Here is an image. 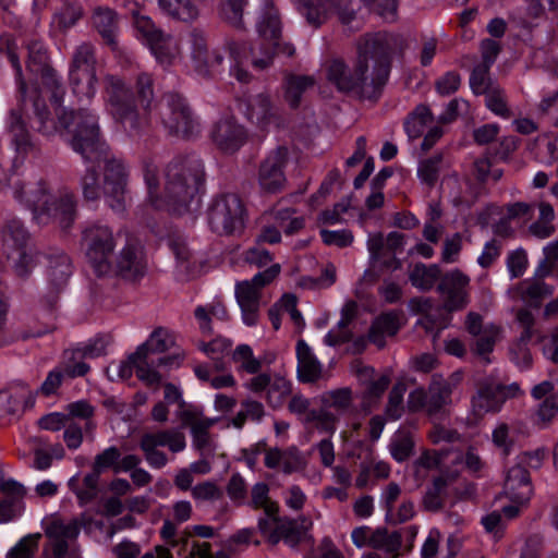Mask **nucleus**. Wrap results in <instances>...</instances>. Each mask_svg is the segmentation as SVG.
Segmentation results:
<instances>
[{"instance_id":"1","label":"nucleus","mask_w":558,"mask_h":558,"mask_svg":"<svg viewBox=\"0 0 558 558\" xmlns=\"http://www.w3.org/2000/svg\"><path fill=\"white\" fill-rule=\"evenodd\" d=\"M58 123L68 135L70 147L86 162L104 163L102 192L108 206L117 213L125 209L129 197L130 168L125 160L109 153L102 138L99 117L89 109L57 112Z\"/></svg>"},{"instance_id":"2","label":"nucleus","mask_w":558,"mask_h":558,"mask_svg":"<svg viewBox=\"0 0 558 558\" xmlns=\"http://www.w3.org/2000/svg\"><path fill=\"white\" fill-rule=\"evenodd\" d=\"M396 39L387 32L360 36L353 68L342 59L332 60L327 68L328 82L340 93L377 102L389 81Z\"/></svg>"},{"instance_id":"3","label":"nucleus","mask_w":558,"mask_h":558,"mask_svg":"<svg viewBox=\"0 0 558 558\" xmlns=\"http://www.w3.org/2000/svg\"><path fill=\"white\" fill-rule=\"evenodd\" d=\"M106 109L131 135H138L150 123L154 100V81L150 74L141 73L136 78V94L141 110L131 89L122 78L108 74L104 78Z\"/></svg>"},{"instance_id":"4","label":"nucleus","mask_w":558,"mask_h":558,"mask_svg":"<svg viewBox=\"0 0 558 558\" xmlns=\"http://www.w3.org/2000/svg\"><path fill=\"white\" fill-rule=\"evenodd\" d=\"M9 61L15 72V81L17 85L20 108L11 109L8 119V129L12 135V142L15 145L16 151L20 154H27L33 144L31 135L23 120V112L28 113L32 110L35 117L36 131L44 136H52L58 131V123L51 117L50 111L41 96L40 88L37 83L27 85L22 71V65L19 56L9 50Z\"/></svg>"},{"instance_id":"5","label":"nucleus","mask_w":558,"mask_h":558,"mask_svg":"<svg viewBox=\"0 0 558 558\" xmlns=\"http://www.w3.org/2000/svg\"><path fill=\"white\" fill-rule=\"evenodd\" d=\"M9 61L15 72V81L17 85L20 108L11 109L8 119V129L12 135V142L15 145L16 151L20 154H27L33 144L31 135L23 120V112L28 113L32 110L35 117L36 131L44 136H52L58 131V123L51 117L50 111L41 96L40 88L37 83L27 85L22 71V65L19 56L9 50Z\"/></svg>"},{"instance_id":"6","label":"nucleus","mask_w":558,"mask_h":558,"mask_svg":"<svg viewBox=\"0 0 558 558\" xmlns=\"http://www.w3.org/2000/svg\"><path fill=\"white\" fill-rule=\"evenodd\" d=\"M204 183V163L197 156H175L165 170V186L159 201L161 209L175 215L190 211Z\"/></svg>"},{"instance_id":"7","label":"nucleus","mask_w":558,"mask_h":558,"mask_svg":"<svg viewBox=\"0 0 558 558\" xmlns=\"http://www.w3.org/2000/svg\"><path fill=\"white\" fill-rule=\"evenodd\" d=\"M48 194L49 186L43 178L35 183H15L13 192L14 198L32 210L37 223L56 221L63 230L70 229L77 217L75 194L68 189L61 190L53 199Z\"/></svg>"},{"instance_id":"8","label":"nucleus","mask_w":558,"mask_h":558,"mask_svg":"<svg viewBox=\"0 0 558 558\" xmlns=\"http://www.w3.org/2000/svg\"><path fill=\"white\" fill-rule=\"evenodd\" d=\"M118 244L114 230L101 221L86 222L81 230L80 247L86 264L98 278L110 277Z\"/></svg>"},{"instance_id":"9","label":"nucleus","mask_w":558,"mask_h":558,"mask_svg":"<svg viewBox=\"0 0 558 558\" xmlns=\"http://www.w3.org/2000/svg\"><path fill=\"white\" fill-rule=\"evenodd\" d=\"M258 46L251 47L252 64L255 69L265 70L271 65L274 48L281 38V20L272 0H264L256 22Z\"/></svg>"},{"instance_id":"10","label":"nucleus","mask_w":558,"mask_h":558,"mask_svg":"<svg viewBox=\"0 0 558 558\" xmlns=\"http://www.w3.org/2000/svg\"><path fill=\"white\" fill-rule=\"evenodd\" d=\"M207 216L211 231L219 235L240 234L244 230L246 210L236 194L226 193L214 198Z\"/></svg>"},{"instance_id":"11","label":"nucleus","mask_w":558,"mask_h":558,"mask_svg":"<svg viewBox=\"0 0 558 558\" xmlns=\"http://www.w3.org/2000/svg\"><path fill=\"white\" fill-rule=\"evenodd\" d=\"M161 123L171 136L190 140L199 133V123L186 99L178 93H167L160 109Z\"/></svg>"},{"instance_id":"12","label":"nucleus","mask_w":558,"mask_h":558,"mask_svg":"<svg viewBox=\"0 0 558 558\" xmlns=\"http://www.w3.org/2000/svg\"><path fill=\"white\" fill-rule=\"evenodd\" d=\"M279 264H272L257 272L251 280H244L235 286V298L241 308L242 320L246 326H255L259 319L260 291L272 282L280 274Z\"/></svg>"},{"instance_id":"13","label":"nucleus","mask_w":558,"mask_h":558,"mask_svg":"<svg viewBox=\"0 0 558 558\" xmlns=\"http://www.w3.org/2000/svg\"><path fill=\"white\" fill-rule=\"evenodd\" d=\"M294 1L306 22L315 28L327 22L332 9H336L340 23L348 26L356 20V14L362 7L367 4V0H339L337 4L331 0Z\"/></svg>"},{"instance_id":"14","label":"nucleus","mask_w":558,"mask_h":558,"mask_svg":"<svg viewBox=\"0 0 558 558\" xmlns=\"http://www.w3.org/2000/svg\"><path fill=\"white\" fill-rule=\"evenodd\" d=\"M132 25L135 36L161 64H170L177 54V46L171 35L166 34L148 15L140 11L132 12Z\"/></svg>"},{"instance_id":"15","label":"nucleus","mask_w":558,"mask_h":558,"mask_svg":"<svg viewBox=\"0 0 558 558\" xmlns=\"http://www.w3.org/2000/svg\"><path fill=\"white\" fill-rule=\"evenodd\" d=\"M138 447L148 465L159 470L169 462L167 454L159 448L168 447L171 452L178 453L185 449L186 441L184 434L178 429H159L144 433L140 438Z\"/></svg>"},{"instance_id":"16","label":"nucleus","mask_w":558,"mask_h":558,"mask_svg":"<svg viewBox=\"0 0 558 558\" xmlns=\"http://www.w3.org/2000/svg\"><path fill=\"white\" fill-rule=\"evenodd\" d=\"M312 522L306 518L290 519L288 517L259 518L257 522L258 531L271 545L283 542L290 547H296Z\"/></svg>"},{"instance_id":"17","label":"nucleus","mask_w":558,"mask_h":558,"mask_svg":"<svg viewBox=\"0 0 558 558\" xmlns=\"http://www.w3.org/2000/svg\"><path fill=\"white\" fill-rule=\"evenodd\" d=\"M112 272L123 280L137 282L143 279L147 272V259L143 246L135 239H128L112 257Z\"/></svg>"},{"instance_id":"18","label":"nucleus","mask_w":558,"mask_h":558,"mask_svg":"<svg viewBox=\"0 0 558 558\" xmlns=\"http://www.w3.org/2000/svg\"><path fill=\"white\" fill-rule=\"evenodd\" d=\"M2 244L10 257L13 253L17 254L15 260V271L20 277H25L29 272L33 263V256L26 252L29 233L16 218L8 219L1 230Z\"/></svg>"},{"instance_id":"19","label":"nucleus","mask_w":558,"mask_h":558,"mask_svg":"<svg viewBox=\"0 0 558 558\" xmlns=\"http://www.w3.org/2000/svg\"><path fill=\"white\" fill-rule=\"evenodd\" d=\"M81 532V524L77 520L69 522L53 521L46 530L48 543L44 547V558L74 557L75 551L71 549Z\"/></svg>"},{"instance_id":"20","label":"nucleus","mask_w":558,"mask_h":558,"mask_svg":"<svg viewBox=\"0 0 558 558\" xmlns=\"http://www.w3.org/2000/svg\"><path fill=\"white\" fill-rule=\"evenodd\" d=\"M289 151L284 146L271 150L260 162L258 170V183L267 193L280 192L287 181L284 168L288 163Z\"/></svg>"},{"instance_id":"21","label":"nucleus","mask_w":558,"mask_h":558,"mask_svg":"<svg viewBox=\"0 0 558 558\" xmlns=\"http://www.w3.org/2000/svg\"><path fill=\"white\" fill-rule=\"evenodd\" d=\"M465 329L471 336L476 337L473 348L474 353L489 363L488 355L501 338V327L494 323L484 324L482 315L470 312L465 318Z\"/></svg>"},{"instance_id":"22","label":"nucleus","mask_w":558,"mask_h":558,"mask_svg":"<svg viewBox=\"0 0 558 558\" xmlns=\"http://www.w3.org/2000/svg\"><path fill=\"white\" fill-rule=\"evenodd\" d=\"M531 397L538 401L533 420L541 428H547L558 416V392L550 380H544L531 389Z\"/></svg>"},{"instance_id":"23","label":"nucleus","mask_w":558,"mask_h":558,"mask_svg":"<svg viewBox=\"0 0 558 558\" xmlns=\"http://www.w3.org/2000/svg\"><path fill=\"white\" fill-rule=\"evenodd\" d=\"M468 276L456 269L441 276L437 290L444 296V308L448 312L462 310L468 304Z\"/></svg>"},{"instance_id":"24","label":"nucleus","mask_w":558,"mask_h":558,"mask_svg":"<svg viewBox=\"0 0 558 558\" xmlns=\"http://www.w3.org/2000/svg\"><path fill=\"white\" fill-rule=\"evenodd\" d=\"M211 140L225 153H234L245 143L246 132L233 118L219 120L211 130Z\"/></svg>"},{"instance_id":"25","label":"nucleus","mask_w":558,"mask_h":558,"mask_svg":"<svg viewBox=\"0 0 558 558\" xmlns=\"http://www.w3.org/2000/svg\"><path fill=\"white\" fill-rule=\"evenodd\" d=\"M504 493L513 504L526 505L530 501L533 486L530 473L524 466L517 464L507 471Z\"/></svg>"},{"instance_id":"26","label":"nucleus","mask_w":558,"mask_h":558,"mask_svg":"<svg viewBox=\"0 0 558 558\" xmlns=\"http://www.w3.org/2000/svg\"><path fill=\"white\" fill-rule=\"evenodd\" d=\"M401 311L391 310L378 315L372 323L368 339L377 348L383 349L386 345V337H392L401 329L403 322Z\"/></svg>"},{"instance_id":"27","label":"nucleus","mask_w":558,"mask_h":558,"mask_svg":"<svg viewBox=\"0 0 558 558\" xmlns=\"http://www.w3.org/2000/svg\"><path fill=\"white\" fill-rule=\"evenodd\" d=\"M375 368L372 366H361L357 369L359 380L365 385V390L362 393V408L369 411L376 404L390 384L389 375H380L374 379Z\"/></svg>"},{"instance_id":"28","label":"nucleus","mask_w":558,"mask_h":558,"mask_svg":"<svg viewBox=\"0 0 558 558\" xmlns=\"http://www.w3.org/2000/svg\"><path fill=\"white\" fill-rule=\"evenodd\" d=\"M296 377L302 384H314L322 378L323 365L304 340L296 342Z\"/></svg>"},{"instance_id":"29","label":"nucleus","mask_w":558,"mask_h":558,"mask_svg":"<svg viewBox=\"0 0 558 558\" xmlns=\"http://www.w3.org/2000/svg\"><path fill=\"white\" fill-rule=\"evenodd\" d=\"M245 118L260 129L267 128L276 117L268 95L258 94L241 104Z\"/></svg>"},{"instance_id":"30","label":"nucleus","mask_w":558,"mask_h":558,"mask_svg":"<svg viewBox=\"0 0 558 558\" xmlns=\"http://www.w3.org/2000/svg\"><path fill=\"white\" fill-rule=\"evenodd\" d=\"M192 58L195 61L196 70L201 73H207L209 66L219 65L222 62V56L208 51L206 36L203 31L194 28L189 34Z\"/></svg>"},{"instance_id":"31","label":"nucleus","mask_w":558,"mask_h":558,"mask_svg":"<svg viewBox=\"0 0 558 558\" xmlns=\"http://www.w3.org/2000/svg\"><path fill=\"white\" fill-rule=\"evenodd\" d=\"M505 403V396L500 395L494 383L483 384L472 398V408L476 415L496 413L501 410Z\"/></svg>"},{"instance_id":"32","label":"nucleus","mask_w":558,"mask_h":558,"mask_svg":"<svg viewBox=\"0 0 558 558\" xmlns=\"http://www.w3.org/2000/svg\"><path fill=\"white\" fill-rule=\"evenodd\" d=\"M432 301L427 298H413L409 301V308L416 314H423L424 316L418 320V324L427 331L433 332L436 330V335L448 327L449 317L448 315L438 317L430 313Z\"/></svg>"},{"instance_id":"33","label":"nucleus","mask_w":558,"mask_h":558,"mask_svg":"<svg viewBox=\"0 0 558 558\" xmlns=\"http://www.w3.org/2000/svg\"><path fill=\"white\" fill-rule=\"evenodd\" d=\"M48 259V278L50 284L59 291L66 284L73 272L71 258L62 251H57L47 256Z\"/></svg>"},{"instance_id":"34","label":"nucleus","mask_w":558,"mask_h":558,"mask_svg":"<svg viewBox=\"0 0 558 558\" xmlns=\"http://www.w3.org/2000/svg\"><path fill=\"white\" fill-rule=\"evenodd\" d=\"M452 388L450 383L433 377L427 390L426 413L429 416L439 414L451 401Z\"/></svg>"},{"instance_id":"35","label":"nucleus","mask_w":558,"mask_h":558,"mask_svg":"<svg viewBox=\"0 0 558 558\" xmlns=\"http://www.w3.org/2000/svg\"><path fill=\"white\" fill-rule=\"evenodd\" d=\"M215 423V418H204L191 430L192 446L202 458H213L215 456L217 445L209 434V429Z\"/></svg>"},{"instance_id":"36","label":"nucleus","mask_w":558,"mask_h":558,"mask_svg":"<svg viewBox=\"0 0 558 558\" xmlns=\"http://www.w3.org/2000/svg\"><path fill=\"white\" fill-rule=\"evenodd\" d=\"M441 278V269L437 264L416 263L409 272V281L420 291H430Z\"/></svg>"},{"instance_id":"37","label":"nucleus","mask_w":558,"mask_h":558,"mask_svg":"<svg viewBox=\"0 0 558 558\" xmlns=\"http://www.w3.org/2000/svg\"><path fill=\"white\" fill-rule=\"evenodd\" d=\"M538 218L529 226V232L541 240L550 238L556 232L554 220L555 209L548 202L542 201L537 204Z\"/></svg>"},{"instance_id":"38","label":"nucleus","mask_w":558,"mask_h":558,"mask_svg":"<svg viewBox=\"0 0 558 558\" xmlns=\"http://www.w3.org/2000/svg\"><path fill=\"white\" fill-rule=\"evenodd\" d=\"M402 535L398 531L377 529L372 533L371 547L384 551L388 558H397L400 555Z\"/></svg>"},{"instance_id":"39","label":"nucleus","mask_w":558,"mask_h":558,"mask_svg":"<svg viewBox=\"0 0 558 558\" xmlns=\"http://www.w3.org/2000/svg\"><path fill=\"white\" fill-rule=\"evenodd\" d=\"M433 121L434 116L429 107L421 104L407 116L403 122L404 132L410 140H416Z\"/></svg>"},{"instance_id":"40","label":"nucleus","mask_w":558,"mask_h":558,"mask_svg":"<svg viewBox=\"0 0 558 558\" xmlns=\"http://www.w3.org/2000/svg\"><path fill=\"white\" fill-rule=\"evenodd\" d=\"M226 48L229 51L230 58L235 62L234 65L231 66V75L241 83H247L251 80V74L242 68V63L250 57L252 58L251 47H247L243 41L231 39L227 41Z\"/></svg>"},{"instance_id":"41","label":"nucleus","mask_w":558,"mask_h":558,"mask_svg":"<svg viewBox=\"0 0 558 558\" xmlns=\"http://www.w3.org/2000/svg\"><path fill=\"white\" fill-rule=\"evenodd\" d=\"M197 347L214 362L216 371H225L227 368L225 357L229 355L232 347L230 339L217 337L208 342L201 341Z\"/></svg>"},{"instance_id":"42","label":"nucleus","mask_w":558,"mask_h":558,"mask_svg":"<svg viewBox=\"0 0 558 558\" xmlns=\"http://www.w3.org/2000/svg\"><path fill=\"white\" fill-rule=\"evenodd\" d=\"M174 340L168 329L158 327L149 338L136 349V355L147 359L149 353H163L172 348Z\"/></svg>"},{"instance_id":"43","label":"nucleus","mask_w":558,"mask_h":558,"mask_svg":"<svg viewBox=\"0 0 558 558\" xmlns=\"http://www.w3.org/2000/svg\"><path fill=\"white\" fill-rule=\"evenodd\" d=\"M521 299L531 306L538 307L542 300L553 293V287L541 279H525L518 287Z\"/></svg>"},{"instance_id":"44","label":"nucleus","mask_w":558,"mask_h":558,"mask_svg":"<svg viewBox=\"0 0 558 558\" xmlns=\"http://www.w3.org/2000/svg\"><path fill=\"white\" fill-rule=\"evenodd\" d=\"M69 82L73 94L78 99L90 100L96 95L98 83L96 71L69 73Z\"/></svg>"},{"instance_id":"45","label":"nucleus","mask_w":558,"mask_h":558,"mask_svg":"<svg viewBox=\"0 0 558 558\" xmlns=\"http://www.w3.org/2000/svg\"><path fill=\"white\" fill-rule=\"evenodd\" d=\"M248 506L254 510H264L263 518H275L279 514V505L269 497V487L266 483H256L251 490Z\"/></svg>"},{"instance_id":"46","label":"nucleus","mask_w":558,"mask_h":558,"mask_svg":"<svg viewBox=\"0 0 558 558\" xmlns=\"http://www.w3.org/2000/svg\"><path fill=\"white\" fill-rule=\"evenodd\" d=\"M159 8L170 17L191 22L198 16L196 5L190 0H157Z\"/></svg>"},{"instance_id":"47","label":"nucleus","mask_w":558,"mask_h":558,"mask_svg":"<svg viewBox=\"0 0 558 558\" xmlns=\"http://www.w3.org/2000/svg\"><path fill=\"white\" fill-rule=\"evenodd\" d=\"M286 90L284 98L291 108L295 109L299 107L303 93L313 87L315 80L310 75H288L286 77Z\"/></svg>"},{"instance_id":"48","label":"nucleus","mask_w":558,"mask_h":558,"mask_svg":"<svg viewBox=\"0 0 558 558\" xmlns=\"http://www.w3.org/2000/svg\"><path fill=\"white\" fill-rule=\"evenodd\" d=\"M449 477L440 475L434 478L432 486L426 490L423 505L426 510L439 511L442 509L447 498V487L449 485Z\"/></svg>"},{"instance_id":"49","label":"nucleus","mask_w":558,"mask_h":558,"mask_svg":"<svg viewBox=\"0 0 558 558\" xmlns=\"http://www.w3.org/2000/svg\"><path fill=\"white\" fill-rule=\"evenodd\" d=\"M266 415L265 407L260 401L247 398L242 400L241 410L232 418V425L241 429L246 421L260 423Z\"/></svg>"},{"instance_id":"50","label":"nucleus","mask_w":558,"mask_h":558,"mask_svg":"<svg viewBox=\"0 0 558 558\" xmlns=\"http://www.w3.org/2000/svg\"><path fill=\"white\" fill-rule=\"evenodd\" d=\"M93 24L108 44L114 43L117 14L113 10L109 8H97L93 14Z\"/></svg>"},{"instance_id":"51","label":"nucleus","mask_w":558,"mask_h":558,"mask_svg":"<svg viewBox=\"0 0 558 558\" xmlns=\"http://www.w3.org/2000/svg\"><path fill=\"white\" fill-rule=\"evenodd\" d=\"M27 61L26 69L29 73L36 75L46 68L50 66L48 51L45 44L39 39H32L26 45Z\"/></svg>"},{"instance_id":"52","label":"nucleus","mask_w":558,"mask_h":558,"mask_svg":"<svg viewBox=\"0 0 558 558\" xmlns=\"http://www.w3.org/2000/svg\"><path fill=\"white\" fill-rule=\"evenodd\" d=\"M95 47L89 43L77 46L73 52L69 73L96 71Z\"/></svg>"},{"instance_id":"53","label":"nucleus","mask_w":558,"mask_h":558,"mask_svg":"<svg viewBox=\"0 0 558 558\" xmlns=\"http://www.w3.org/2000/svg\"><path fill=\"white\" fill-rule=\"evenodd\" d=\"M292 393V383L283 376L275 375L266 391V402L274 409H280Z\"/></svg>"},{"instance_id":"54","label":"nucleus","mask_w":558,"mask_h":558,"mask_svg":"<svg viewBox=\"0 0 558 558\" xmlns=\"http://www.w3.org/2000/svg\"><path fill=\"white\" fill-rule=\"evenodd\" d=\"M238 373L257 374L262 369V361L254 356L248 344H239L232 353Z\"/></svg>"},{"instance_id":"55","label":"nucleus","mask_w":558,"mask_h":558,"mask_svg":"<svg viewBox=\"0 0 558 558\" xmlns=\"http://www.w3.org/2000/svg\"><path fill=\"white\" fill-rule=\"evenodd\" d=\"M442 154H436L420 161L417 166V178L428 189H433L439 178Z\"/></svg>"},{"instance_id":"56","label":"nucleus","mask_w":558,"mask_h":558,"mask_svg":"<svg viewBox=\"0 0 558 558\" xmlns=\"http://www.w3.org/2000/svg\"><path fill=\"white\" fill-rule=\"evenodd\" d=\"M36 75L40 76L43 85L50 92L51 102L60 107L65 95L61 75L51 65Z\"/></svg>"},{"instance_id":"57","label":"nucleus","mask_w":558,"mask_h":558,"mask_svg":"<svg viewBox=\"0 0 558 558\" xmlns=\"http://www.w3.org/2000/svg\"><path fill=\"white\" fill-rule=\"evenodd\" d=\"M24 392L12 389L0 390V424L10 421L22 409Z\"/></svg>"},{"instance_id":"58","label":"nucleus","mask_w":558,"mask_h":558,"mask_svg":"<svg viewBox=\"0 0 558 558\" xmlns=\"http://www.w3.org/2000/svg\"><path fill=\"white\" fill-rule=\"evenodd\" d=\"M84 174L80 179V186L84 198L88 202L97 201L101 194L99 174L95 166L96 162H89Z\"/></svg>"},{"instance_id":"59","label":"nucleus","mask_w":558,"mask_h":558,"mask_svg":"<svg viewBox=\"0 0 558 558\" xmlns=\"http://www.w3.org/2000/svg\"><path fill=\"white\" fill-rule=\"evenodd\" d=\"M143 172L144 181L147 186L148 201L155 208L161 209V204L159 203L160 196L158 195L159 180L157 165L150 159L144 160Z\"/></svg>"},{"instance_id":"60","label":"nucleus","mask_w":558,"mask_h":558,"mask_svg":"<svg viewBox=\"0 0 558 558\" xmlns=\"http://www.w3.org/2000/svg\"><path fill=\"white\" fill-rule=\"evenodd\" d=\"M490 66L477 64L473 68L470 75V87L475 95H485L497 86L493 85L489 76Z\"/></svg>"},{"instance_id":"61","label":"nucleus","mask_w":558,"mask_h":558,"mask_svg":"<svg viewBox=\"0 0 558 558\" xmlns=\"http://www.w3.org/2000/svg\"><path fill=\"white\" fill-rule=\"evenodd\" d=\"M247 0H226L220 7V16L230 25L241 28L243 26V10Z\"/></svg>"},{"instance_id":"62","label":"nucleus","mask_w":558,"mask_h":558,"mask_svg":"<svg viewBox=\"0 0 558 558\" xmlns=\"http://www.w3.org/2000/svg\"><path fill=\"white\" fill-rule=\"evenodd\" d=\"M324 402L340 412H345L352 407L353 391L349 387L329 390L324 395Z\"/></svg>"},{"instance_id":"63","label":"nucleus","mask_w":558,"mask_h":558,"mask_svg":"<svg viewBox=\"0 0 558 558\" xmlns=\"http://www.w3.org/2000/svg\"><path fill=\"white\" fill-rule=\"evenodd\" d=\"M485 105L494 114L502 119H509L512 116L505 92L498 86L485 94Z\"/></svg>"},{"instance_id":"64","label":"nucleus","mask_w":558,"mask_h":558,"mask_svg":"<svg viewBox=\"0 0 558 558\" xmlns=\"http://www.w3.org/2000/svg\"><path fill=\"white\" fill-rule=\"evenodd\" d=\"M40 534H28L22 537L8 553L5 558H33Z\"/></svg>"}]
</instances>
